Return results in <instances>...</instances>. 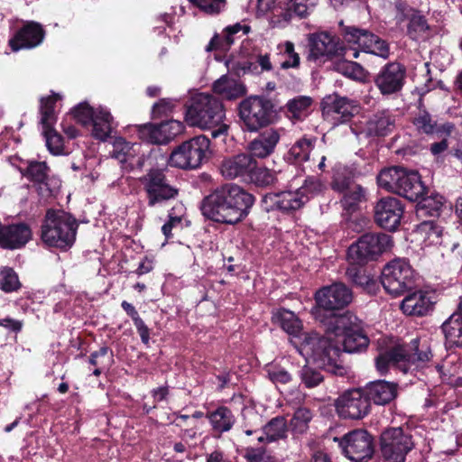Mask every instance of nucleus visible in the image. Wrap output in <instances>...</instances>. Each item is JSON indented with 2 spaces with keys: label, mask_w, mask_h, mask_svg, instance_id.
<instances>
[{
  "label": "nucleus",
  "mask_w": 462,
  "mask_h": 462,
  "mask_svg": "<svg viewBox=\"0 0 462 462\" xmlns=\"http://www.w3.org/2000/svg\"><path fill=\"white\" fill-rule=\"evenodd\" d=\"M325 336L306 334L302 337L300 355L319 367L337 375H343L346 368L340 356L343 352L358 353L365 350L369 338L363 328V321L351 312L343 314L317 315Z\"/></svg>",
  "instance_id": "1"
},
{
  "label": "nucleus",
  "mask_w": 462,
  "mask_h": 462,
  "mask_svg": "<svg viewBox=\"0 0 462 462\" xmlns=\"http://www.w3.org/2000/svg\"><path fill=\"white\" fill-rule=\"evenodd\" d=\"M254 203L252 194L238 185L226 184L202 199L200 210L214 222L235 225L247 217Z\"/></svg>",
  "instance_id": "2"
},
{
  "label": "nucleus",
  "mask_w": 462,
  "mask_h": 462,
  "mask_svg": "<svg viewBox=\"0 0 462 462\" xmlns=\"http://www.w3.org/2000/svg\"><path fill=\"white\" fill-rule=\"evenodd\" d=\"M185 120L191 126L212 129L211 135L217 138L226 135L228 125L225 123L226 109L222 101L208 93H195L185 104Z\"/></svg>",
  "instance_id": "3"
},
{
  "label": "nucleus",
  "mask_w": 462,
  "mask_h": 462,
  "mask_svg": "<svg viewBox=\"0 0 462 462\" xmlns=\"http://www.w3.org/2000/svg\"><path fill=\"white\" fill-rule=\"evenodd\" d=\"M298 184V180L294 179L284 189L265 194L262 199L264 210L292 214L320 194L325 188L321 180L316 177H308L300 186Z\"/></svg>",
  "instance_id": "4"
},
{
  "label": "nucleus",
  "mask_w": 462,
  "mask_h": 462,
  "mask_svg": "<svg viewBox=\"0 0 462 462\" xmlns=\"http://www.w3.org/2000/svg\"><path fill=\"white\" fill-rule=\"evenodd\" d=\"M432 357L430 347L427 344L420 345L415 338L409 345L397 344L379 353L375 358L377 371L386 374L390 368H397L403 374L424 367Z\"/></svg>",
  "instance_id": "5"
},
{
  "label": "nucleus",
  "mask_w": 462,
  "mask_h": 462,
  "mask_svg": "<svg viewBox=\"0 0 462 462\" xmlns=\"http://www.w3.org/2000/svg\"><path fill=\"white\" fill-rule=\"evenodd\" d=\"M78 226L77 220L69 213L48 210L42 226V239L49 246L69 248L76 240Z\"/></svg>",
  "instance_id": "6"
},
{
  "label": "nucleus",
  "mask_w": 462,
  "mask_h": 462,
  "mask_svg": "<svg viewBox=\"0 0 462 462\" xmlns=\"http://www.w3.org/2000/svg\"><path fill=\"white\" fill-rule=\"evenodd\" d=\"M210 152V140L204 134L196 135L176 146L168 163L181 170H197L208 160Z\"/></svg>",
  "instance_id": "7"
},
{
  "label": "nucleus",
  "mask_w": 462,
  "mask_h": 462,
  "mask_svg": "<svg viewBox=\"0 0 462 462\" xmlns=\"http://www.w3.org/2000/svg\"><path fill=\"white\" fill-rule=\"evenodd\" d=\"M151 208L163 206L179 195V189L171 184L166 171L152 168L139 179Z\"/></svg>",
  "instance_id": "8"
},
{
  "label": "nucleus",
  "mask_w": 462,
  "mask_h": 462,
  "mask_svg": "<svg viewBox=\"0 0 462 462\" xmlns=\"http://www.w3.org/2000/svg\"><path fill=\"white\" fill-rule=\"evenodd\" d=\"M220 171L226 179L242 178L262 185L269 184L273 176L269 170L259 168L256 161L250 155L241 153L223 161Z\"/></svg>",
  "instance_id": "9"
},
{
  "label": "nucleus",
  "mask_w": 462,
  "mask_h": 462,
  "mask_svg": "<svg viewBox=\"0 0 462 462\" xmlns=\"http://www.w3.org/2000/svg\"><path fill=\"white\" fill-rule=\"evenodd\" d=\"M238 112L243 128L256 132L272 123L273 106L263 97L251 96L239 104Z\"/></svg>",
  "instance_id": "10"
},
{
  "label": "nucleus",
  "mask_w": 462,
  "mask_h": 462,
  "mask_svg": "<svg viewBox=\"0 0 462 462\" xmlns=\"http://www.w3.org/2000/svg\"><path fill=\"white\" fill-rule=\"evenodd\" d=\"M393 246L392 236L384 233H366L351 245L347 251L348 259L358 264L377 259Z\"/></svg>",
  "instance_id": "11"
},
{
  "label": "nucleus",
  "mask_w": 462,
  "mask_h": 462,
  "mask_svg": "<svg viewBox=\"0 0 462 462\" xmlns=\"http://www.w3.org/2000/svg\"><path fill=\"white\" fill-rule=\"evenodd\" d=\"M413 270L405 259H394L383 272L381 282L385 291L393 296H400L413 286Z\"/></svg>",
  "instance_id": "12"
},
{
  "label": "nucleus",
  "mask_w": 462,
  "mask_h": 462,
  "mask_svg": "<svg viewBox=\"0 0 462 462\" xmlns=\"http://www.w3.org/2000/svg\"><path fill=\"white\" fill-rule=\"evenodd\" d=\"M60 98L59 94L53 93L51 96L42 97L40 100V123L42 126L46 146L49 152L53 155H61L64 153L63 139L61 135L53 129V125L56 122L54 106Z\"/></svg>",
  "instance_id": "13"
},
{
  "label": "nucleus",
  "mask_w": 462,
  "mask_h": 462,
  "mask_svg": "<svg viewBox=\"0 0 462 462\" xmlns=\"http://www.w3.org/2000/svg\"><path fill=\"white\" fill-rule=\"evenodd\" d=\"M342 36L349 43L356 45L362 51L386 60L390 56V46L372 32L356 26H343Z\"/></svg>",
  "instance_id": "14"
},
{
  "label": "nucleus",
  "mask_w": 462,
  "mask_h": 462,
  "mask_svg": "<svg viewBox=\"0 0 462 462\" xmlns=\"http://www.w3.org/2000/svg\"><path fill=\"white\" fill-rule=\"evenodd\" d=\"M343 454L354 462H364L372 457L374 445L372 436L365 430H355L342 438L335 437Z\"/></svg>",
  "instance_id": "15"
},
{
  "label": "nucleus",
  "mask_w": 462,
  "mask_h": 462,
  "mask_svg": "<svg viewBox=\"0 0 462 462\" xmlns=\"http://www.w3.org/2000/svg\"><path fill=\"white\" fill-rule=\"evenodd\" d=\"M20 171L36 185L38 193L43 199L52 197L60 189V179L51 175V169L45 162L27 161L25 166L20 168Z\"/></svg>",
  "instance_id": "16"
},
{
  "label": "nucleus",
  "mask_w": 462,
  "mask_h": 462,
  "mask_svg": "<svg viewBox=\"0 0 462 462\" xmlns=\"http://www.w3.org/2000/svg\"><path fill=\"white\" fill-rule=\"evenodd\" d=\"M412 448L411 436L401 428L389 429L382 435V453L389 462H404Z\"/></svg>",
  "instance_id": "17"
},
{
  "label": "nucleus",
  "mask_w": 462,
  "mask_h": 462,
  "mask_svg": "<svg viewBox=\"0 0 462 462\" xmlns=\"http://www.w3.org/2000/svg\"><path fill=\"white\" fill-rule=\"evenodd\" d=\"M335 406L340 418L359 420L369 413L370 401L363 390L352 389L342 393Z\"/></svg>",
  "instance_id": "18"
},
{
  "label": "nucleus",
  "mask_w": 462,
  "mask_h": 462,
  "mask_svg": "<svg viewBox=\"0 0 462 462\" xmlns=\"http://www.w3.org/2000/svg\"><path fill=\"white\" fill-rule=\"evenodd\" d=\"M353 300L351 290L344 283L335 282L331 285L325 286L315 293V300L317 307L319 309L316 311L315 316L321 315L320 310H337L346 307Z\"/></svg>",
  "instance_id": "19"
},
{
  "label": "nucleus",
  "mask_w": 462,
  "mask_h": 462,
  "mask_svg": "<svg viewBox=\"0 0 462 462\" xmlns=\"http://www.w3.org/2000/svg\"><path fill=\"white\" fill-rule=\"evenodd\" d=\"M406 68L397 61L383 65L374 77V85L383 96L400 92L405 83Z\"/></svg>",
  "instance_id": "20"
},
{
  "label": "nucleus",
  "mask_w": 462,
  "mask_h": 462,
  "mask_svg": "<svg viewBox=\"0 0 462 462\" xmlns=\"http://www.w3.org/2000/svg\"><path fill=\"white\" fill-rule=\"evenodd\" d=\"M395 126V116L389 110H382L374 114L361 125L351 126L352 133L359 139L385 136L393 132Z\"/></svg>",
  "instance_id": "21"
},
{
  "label": "nucleus",
  "mask_w": 462,
  "mask_h": 462,
  "mask_svg": "<svg viewBox=\"0 0 462 462\" xmlns=\"http://www.w3.org/2000/svg\"><path fill=\"white\" fill-rule=\"evenodd\" d=\"M403 207L401 201L393 197L382 198L374 207V218L383 228L395 230L401 223Z\"/></svg>",
  "instance_id": "22"
},
{
  "label": "nucleus",
  "mask_w": 462,
  "mask_h": 462,
  "mask_svg": "<svg viewBox=\"0 0 462 462\" xmlns=\"http://www.w3.org/2000/svg\"><path fill=\"white\" fill-rule=\"evenodd\" d=\"M309 42L310 56L315 60L343 54V48L338 40L328 32H321L310 34Z\"/></svg>",
  "instance_id": "23"
},
{
  "label": "nucleus",
  "mask_w": 462,
  "mask_h": 462,
  "mask_svg": "<svg viewBox=\"0 0 462 462\" xmlns=\"http://www.w3.org/2000/svg\"><path fill=\"white\" fill-rule=\"evenodd\" d=\"M358 110L357 103L346 97H334L324 101L323 114L331 116L335 125L348 122Z\"/></svg>",
  "instance_id": "24"
},
{
  "label": "nucleus",
  "mask_w": 462,
  "mask_h": 462,
  "mask_svg": "<svg viewBox=\"0 0 462 462\" xmlns=\"http://www.w3.org/2000/svg\"><path fill=\"white\" fill-rule=\"evenodd\" d=\"M44 35V30L40 23L30 22L10 40V46L14 51L21 49H32L42 42Z\"/></svg>",
  "instance_id": "25"
},
{
  "label": "nucleus",
  "mask_w": 462,
  "mask_h": 462,
  "mask_svg": "<svg viewBox=\"0 0 462 462\" xmlns=\"http://www.w3.org/2000/svg\"><path fill=\"white\" fill-rule=\"evenodd\" d=\"M32 238L30 227L23 223L13 224L1 227L0 245L6 249L23 247Z\"/></svg>",
  "instance_id": "26"
},
{
  "label": "nucleus",
  "mask_w": 462,
  "mask_h": 462,
  "mask_svg": "<svg viewBox=\"0 0 462 462\" xmlns=\"http://www.w3.org/2000/svg\"><path fill=\"white\" fill-rule=\"evenodd\" d=\"M281 138V132L278 129L267 128L260 133L250 142L248 149L252 157L266 158L275 150Z\"/></svg>",
  "instance_id": "27"
},
{
  "label": "nucleus",
  "mask_w": 462,
  "mask_h": 462,
  "mask_svg": "<svg viewBox=\"0 0 462 462\" xmlns=\"http://www.w3.org/2000/svg\"><path fill=\"white\" fill-rule=\"evenodd\" d=\"M183 130L184 125L178 120H169L146 127L148 141L157 144L168 143L180 134Z\"/></svg>",
  "instance_id": "28"
},
{
  "label": "nucleus",
  "mask_w": 462,
  "mask_h": 462,
  "mask_svg": "<svg viewBox=\"0 0 462 462\" xmlns=\"http://www.w3.org/2000/svg\"><path fill=\"white\" fill-rule=\"evenodd\" d=\"M332 186L335 190L344 193L341 204L346 211H355L365 199L364 189L360 185H350L347 180H340L337 177L333 180Z\"/></svg>",
  "instance_id": "29"
},
{
  "label": "nucleus",
  "mask_w": 462,
  "mask_h": 462,
  "mask_svg": "<svg viewBox=\"0 0 462 462\" xmlns=\"http://www.w3.org/2000/svg\"><path fill=\"white\" fill-rule=\"evenodd\" d=\"M213 93L226 100H235L246 94L245 86L236 78L223 75L212 85Z\"/></svg>",
  "instance_id": "30"
},
{
  "label": "nucleus",
  "mask_w": 462,
  "mask_h": 462,
  "mask_svg": "<svg viewBox=\"0 0 462 462\" xmlns=\"http://www.w3.org/2000/svg\"><path fill=\"white\" fill-rule=\"evenodd\" d=\"M432 305L431 295L427 291H418L402 300L401 309L407 315L424 316L430 312Z\"/></svg>",
  "instance_id": "31"
},
{
  "label": "nucleus",
  "mask_w": 462,
  "mask_h": 462,
  "mask_svg": "<svg viewBox=\"0 0 462 462\" xmlns=\"http://www.w3.org/2000/svg\"><path fill=\"white\" fill-rule=\"evenodd\" d=\"M426 187L420 180V176L417 171H407L405 169L402 174V180L400 181V189L398 195L407 199L411 201H417L424 195Z\"/></svg>",
  "instance_id": "32"
},
{
  "label": "nucleus",
  "mask_w": 462,
  "mask_h": 462,
  "mask_svg": "<svg viewBox=\"0 0 462 462\" xmlns=\"http://www.w3.org/2000/svg\"><path fill=\"white\" fill-rule=\"evenodd\" d=\"M412 236L415 242L425 248L441 243L442 228L433 220H425L417 225Z\"/></svg>",
  "instance_id": "33"
},
{
  "label": "nucleus",
  "mask_w": 462,
  "mask_h": 462,
  "mask_svg": "<svg viewBox=\"0 0 462 462\" xmlns=\"http://www.w3.org/2000/svg\"><path fill=\"white\" fill-rule=\"evenodd\" d=\"M273 319L275 322H277L281 328L287 332L289 335H291L298 338L299 345L298 349L300 353V346L302 343V337L306 334H310V332H305L301 333L302 330V322L301 320L296 316V314L289 310L286 309H281L278 310L273 314ZM311 333H315L314 331H311Z\"/></svg>",
  "instance_id": "34"
},
{
  "label": "nucleus",
  "mask_w": 462,
  "mask_h": 462,
  "mask_svg": "<svg viewBox=\"0 0 462 462\" xmlns=\"http://www.w3.org/2000/svg\"><path fill=\"white\" fill-rule=\"evenodd\" d=\"M365 394L369 401L377 405H384L397 395V384L384 380L370 382L366 385Z\"/></svg>",
  "instance_id": "35"
},
{
  "label": "nucleus",
  "mask_w": 462,
  "mask_h": 462,
  "mask_svg": "<svg viewBox=\"0 0 462 462\" xmlns=\"http://www.w3.org/2000/svg\"><path fill=\"white\" fill-rule=\"evenodd\" d=\"M413 125L419 133L425 134H441L445 136H450L455 129L452 123L447 122L438 125L427 111H420L413 119Z\"/></svg>",
  "instance_id": "36"
},
{
  "label": "nucleus",
  "mask_w": 462,
  "mask_h": 462,
  "mask_svg": "<svg viewBox=\"0 0 462 462\" xmlns=\"http://www.w3.org/2000/svg\"><path fill=\"white\" fill-rule=\"evenodd\" d=\"M206 417L213 432L217 435L231 430L236 421L233 411L226 406H219L216 410L208 411Z\"/></svg>",
  "instance_id": "37"
},
{
  "label": "nucleus",
  "mask_w": 462,
  "mask_h": 462,
  "mask_svg": "<svg viewBox=\"0 0 462 462\" xmlns=\"http://www.w3.org/2000/svg\"><path fill=\"white\" fill-rule=\"evenodd\" d=\"M91 126L92 136L102 142H106L116 128L110 112L106 107L102 106L97 108V115L96 117H94Z\"/></svg>",
  "instance_id": "38"
},
{
  "label": "nucleus",
  "mask_w": 462,
  "mask_h": 462,
  "mask_svg": "<svg viewBox=\"0 0 462 462\" xmlns=\"http://www.w3.org/2000/svg\"><path fill=\"white\" fill-rule=\"evenodd\" d=\"M241 31H243V34H247L249 32V27L246 25L242 26L240 23L227 26L224 30V35L222 37H219L217 34L213 36V38L205 48L206 51H226L235 42L234 36Z\"/></svg>",
  "instance_id": "39"
},
{
  "label": "nucleus",
  "mask_w": 462,
  "mask_h": 462,
  "mask_svg": "<svg viewBox=\"0 0 462 462\" xmlns=\"http://www.w3.org/2000/svg\"><path fill=\"white\" fill-rule=\"evenodd\" d=\"M317 138L303 136L298 139L290 148L286 159L291 163H302L310 159Z\"/></svg>",
  "instance_id": "40"
},
{
  "label": "nucleus",
  "mask_w": 462,
  "mask_h": 462,
  "mask_svg": "<svg viewBox=\"0 0 462 462\" xmlns=\"http://www.w3.org/2000/svg\"><path fill=\"white\" fill-rule=\"evenodd\" d=\"M263 434L257 437L259 442H273L287 436V420L282 416L273 418L263 427Z\"/></svg>",
  "instance_id": "41"
},
{
  "label": "nucleus",
  "mask_w": 462,
  "mask_h": 462,
  "mask_svg": "<svg viewBox=\"0 0 462 462\" xmlns=\"http://www.w3.org/2000/svg\"><path fill=\"white\" fill-rule=\"evenodd\" d=\"M458 319L457 315H450L441 326L448 348L462 346V320Z\"/></svg>",
  "instance_id": "42"
},
{
  "label": "nucleus",
  "mask_w": 462,
  "mask_h": 462,
  "mask_svg": "<svg viewBox=\"0 0 462 462\" xmlns=\"http://www.w3.org/2000/svg\"><path fill=\"white\" fill-rule=\"evenodd\" d=\"M405 169L402 167H391L383 169L377 176L378 186L386 191L398 193L402 174Z\"/></svg>",
  "instance_id": "43"
},
{
  "label": "nucleus",
  "mask_w": 462,
  "mask_h": 462,
  "mask_svg": "<svg viewBox=\"0 0 462 462\" xmlns=\"http://www.w3.org/2000/svg\"><path fill=\"white\" fill-rule=\"evenodd\" d=\"M312 98L307 96H299L286 104L288 117L294 121H301L310 114Z\"/></svg>",
  "instance_id": "44"
},
{
  "label": "nucleus",
  "mask_w": 462,
  "mask_h": 462,
  "mask_svg": "<svg viewBox=\"0 0 462 462\" xmlns=\"http://www.w3.org/2000/svg\"><path fill=\"white\" fill-rule=\"evenodd\" d=\"M419 199L416 206V213L419 217L438 216L444 203V198L439 194H432L428 197L422 195Z\"/></svg>",
  "instance_id": "45"
},
{
  "label": "nucleus",
  "mask_w": 462,
  "mask_h": 462,
  "mask_svg": "<svg viewBox=\"0 0 462 462\" xmlns=\"http://www.w3.org/2000/svg\"><path fill=\"white\" fill-rule=\"evenodd\" d=\"M140 144L126 142L122 137H116L113 141V150L110 152L111 156L120 162H126L134 158L139 152Z\"/></svg>",
  "instance_id": "46"
},
{
  "label": "nucleus",
  "mask_w": 462,
  "mask_h": 462,
  "mask_svg": "<svg viewBox=\"0 0 462 462\" xmlns=\"http://www.w3.org/2000/svg\"><path fill=\"white\" fill-rule=\"evenodd\" d=\"M407 33L411 39L416 42L428 39L430 32L425 17L420 14H412L408 23Z\"/></svg>",
  "instance_id": "47"
},
{
  "label": "nucleus",
  "mask_w": 462,
  "mask_h": 462,
  "mask_svg": "<svg viewBox=\"0 0 462 462\" xmlns=\"http://www.w3.org/2000/svg\"><path fill=\"white\" fill-rule=\"evenodd\" d=\"M361 265L351 262V264L346 269V275L355 285L369 290L374 283V281Z\"/></svg>",
  "instance_id": "48"
},
{
  "label": "nucleus",
  "mask_w": 462,
  "mask_h": 462,
  "mask_svg": "<svg viewBox=\"0 0 462 462\" xmlns=\"http://www.w3.org/2000/svg\"><path fill=\"white\" fill-rule=\"evenodd\" d=\"M278 55L284 58V60L281 63V68L287 69H297L300 64V58L299 53L295 51L293 42L286 41L277 45Z\"/></svg>",
  "instance_id": "49"
},
{
  "label": "nucleus",
  "mask_w": 462,
  "mask_h": 462,
  "mask_svg": "<svg viewBox=\"0 0 462 462\" xmlns=\"http://www.w3.org/2000/svg\"><path fill=\"white\" fill-rule=\"evenodd\" d=\"M312 412L306 407H300L295 411L291 419L290 426L295 435L303 434L309 429V424L312 420Z\"/></svg>",
  "instance_id": "50"
},
{
  "label": "nucleus",
  "mask_w": 462,
  "mask_h": 462,
  "mask_svg": "<svg viewBox=\"0 0 462 462\" xmlns=\"http://www.w3.org/2000/svg\"><path fill=\"white\" fill-rule=\"evenodd\" d=\"M22 284L17 273L10 267L0 269V290L6 293L17 291Z\"/></svg>",
  "instance_id": "51"
},
{
  "label": "nucleus",
  "mask_w": 462,
  "mask_h": 462,
  "mask_svg": "<svg viewBox=\"0 0 462 462\" xmlns=\"http://www.w3.org/2000/svg\"><path fill=\"white\" fill-rule=\"evenodd\" d=\"M72 116L83 125H91L97 115V108L91 107L87 102L79 103L71 110Z\"/></svg>",
  "instance_id": "52"
},
{
  "label": "nucleus",
  "mask_w": 462,
  "mask_h": 462,
  "mask_svg": "<svg viewBox=\"0 0 462 462\" xmlns=\"http://www.w3.org/2000/svg\"><path fill=\"white\" fill-rule=\"evenodd\" d=\"M295 16L287 5L286 8L277 7L269 18V23L272 27L284 28L291 21L292 17Z\"/></svg>",
  "instance_id": "53"
},
{
  "label": "nucleus",
  "mask_w": 462,
  "mask_h": 462,
  "mask_svg": "<svg viewBox=\"0 0 462 462\" xmlns=\"http://www.w3.org/2000/svg\"><path fill=\"white\" fill-rule=\"evenodd\" d=\"M264 370L268 378L275 384H286L291 381V374L279 365L269 364Z\"/></svg>",
  "instance_id": "54"
},
{
  "label": "nucleus",
  "mask_w": 462,
  "mask_h": 462,
  "mask_svg": "<svg viewBox=\"0 0 462 462\" xmlns=\"http://www.w3.org/2000/svg\"><path fill=\"white\" fill-rule=\"evenodd\" d=\"M316 0H288L287 5L299 18L307 17L316 5Z\"/></svg>",
  "instance_id": "55"
},
{
  "label": "nucleus",
  "mask_w": 462,
  "mask_h": 462,
  "mask_svg": "<svg viewBox=\"0 0 462 462\" xmlns=\"http://www.w3.org/2000/svg\"><path fill=\"white\" fill-rule=\"evenodd\" d=\"M208 14H217L225 7V0H189Z\"/></svg>",
  "instance_id": "56"
},
{
  "label": "nucleus",
  "mask_w": 462,
  "mask_h": 462,
  "mask_svg": "<svg viewBox=\"0 0 462 462\" xmlns=\"http://www.w3.org/2000/svg\"><path fill=\"white\" fill-rule=\"evenodd\" d=\"M300 376L302 383L309 388L317 386L323 380V376L319 372L308 366H304L301 369Z\"/></svg>",
  "instance_id": "57"
},
{
  "label": "nucleus",
  "mask_w": 462,
  "mask_h": 462,
  "mask_svg": "<svg viewBox=\"0 0 462 462\" xmlns=\"http://www.w3.org/2000/svg\"><path fill=\"white\" fill-rule=\"evenodd\" d=\"M179 101L173 98H162L152 106V115L154 117H161L171 113Z\"/></svg>",
  "instance_id": "58"
},
{
  "label": "nucleus",
  "mask_w": 462,
  "mask_h": 462,
  "mask_svg": "<svg viewBox=\"0 0 462 462\" xmlns=\"http://www.w3.org/2000/svg\"><path fill=\"white\" fill-rule=\"evenodd\" d=\"M180 224H181V217L180 216H173V214L171 212L169 214L168 221L162 226V232L167 240L171 238V236H172V234H171L172 228H174L178 226H180Z\"/></svg>",
  "instance_id": "59"
},
{
  "label": "nucleus",
  "mask_w": 462,
  "mask_h": 462,
  "mask_svg": "<svg viewBox=\"0 0 462 462\" xmlns=\"http://www.w3.org/2000/svg\"><path fill=\"white\" fill-rule=\"evenodd\" d=\"M277 8V0H257L256 14L263 16L268 13H273Z\"/></svg>",
  "instance_id": "60"
},
{
  "label": "nucleus",
  "mask_w": 462,
  "mask_h": 462,
  "mask_svg": "<svg viewBox=\"0 0 462 462\" xmlns=\"http://www.w3.org/2000/svg\"><path fill=\"white\" fill-rule=\"evenodd\" d=\"M0 327L5 328V329L11 332L18 333L22 330L23 322L21 320L14 319L10 317H5L0 319Z\"/></svg>",
  "instance_id": "61"
},
{
  "label": "nucleus",
  "mask_w": 462,
  "mask_h": 462,
  "mask_svg": "<svg viewBox=\"0 0 462 462\" xmlns=\"http://www.w3.org/2000/svg\"><path fill=\"white\" fill-rule=\"evenodd\" d=\"M134 325L136 328V330L141 337V341L148 346L150 342V329L145 325L144 321L140 318L134 321Z\"/></svg>",
  "instance_id": "62"
},
{
  "label": "nucleus",
  "mask_w": 462,
  "mask_h": 462,
  "mask_svg": "<svg viewBox=\"0 0 462 462\" xmlns=\"http://www.w3.org/2000/svg\"><path fill=\"white\" fill-rule=\"evenodd\" d=\"M436 135L441 139V141L433 143L430 146V152L434 155H439L448 149V137L441 134H436Z\"/></svg>",
  "instance_id": "63"
},
{
  "label": "nucleus",
  "mask_w": 462,
  "mask_h": 462,
  "mask_svg": "<svg viewBox=\"0 0 462 462\" xmlns=\"http://www.w3.org/2000/svg\"><path fill=\"white\" fill-rule=\"evenodd\" d=\"M245 457L247 462H264L267 457L262 449L248 448L246 449Z\"/></svg>",
  "instance_id": "64"
}]
</instances>
